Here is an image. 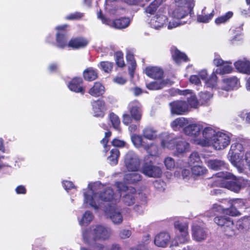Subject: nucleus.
Here are the masks:
<instances>
[{
	"instance_id": "obj_4",
	"label": "nucleus",
	"mask_w": 250,
	"mask_h": 250,
	"mask_svg": "<svg viewBox=\"0 0 250 250\" xmlns=\"http://www.w3.org/2000/svg\"><path fill=\"white\" fill-rule=\"evenodd\" d=\"M249 155H250V152H246L241 143L235 142L231 144L228 157L238 171L242 173L250 164Z\"/></svg>"
},
{
	"instance_id": "obj_40",
	"label": "nucleus",
	"mask_w": 250,
	"mask_h": 250,
	"mask_svg": "<svg viewBox=\"0 0 250 250\" xmlns=\"http://www.w3.org/2000/svg\"><path fill=\"white\" fill-rule=\"evenodd\" d=\"M207 169L202 165H194L191 167L192 174L194 176H202L207 172Z\"/></svg>"
},
{
	"instance_id": "obj_5",
	"label": "nucleus",
	"mask_w": 250,
	"mask_h": 250,
	"mask_svg": "<svg viewBox=\"0 0 250 250\" xmlns=\"http://www.w3.org/2000/svg\"><path fill=\"white\" fill-rule=\"evenodd\" d=\"M215 176L217 178L215 181L217 186L228 188L234 192H239L245 184L244 179L236 178L233 174L228 172H218Z\"/></svg>"
},
{
	"instance_id": "obj_36",
	"label": "nucleus",
	"mask_w": 250,
	"mask_h": 250,
	"mask_svg": "<svg viewBox=\"0 0 250 250\" xmlns=\"http://www.w3.org/2000/svg\"><path fill=\"white\" fill-rule=\"evenodd\" d=\"M176 148L177 152L183 153L189 150V145L188 143L182 139H178L176 142Z\"/></svg>"
},
{
	"instance_id": "obj_57",
	"label": "nucleus",
	"mask_w": 250,
	"mask_h": 250,
	"mask_svg": "<svg viewBox=\"0 0 250 250\" xmlns=\"http://www.w3.org/2000/svg\"><path fill=\"white\" fill-rule=\"evenodd\" d=\"M116 63L119 67H123L125 62L123 60V55L121 52H117L116 55Z\"/></svg>"
},
{
	"instance_id": "obj_50",
	"label": "nucleus",
	"mask_w": 250,
	"mask_h": 250,
	"mask_svg": "<svg viewBox=\"0 0 250 250\" xmlns=\"http://www.w3.org/2000/svg\"><path fill=\"white\" fill-rule=\"evenodd\" d=\"M216 73L213 72L209 77L206 80L205 84L208 87L213 88L216 86L217 82Z\"/></svg>"
},
{
	"instance_id": "obj_16",
	"label": "nucleus",
	"mask_w": 250,
	"mask_h": 250,
	"mask_svg": "<svg viewBox=\"0 0 250 250\" xmlns=\"http://www.w3.org/2000/svg\"><path fill=\"white\" fill-rule=\"evenodd\" d=\"M171 112L173 114L182 115L188 111V105L184 101H176L169 104Z\"/></svg>"
},
{
	"instance_id": "obj_64",
	"label": "nucleus",
	"mask_w": 250,
	"mask_h": 250,
	"mask_svg": "<svg viewBox=\"0 0 250 250\" xmlns=\"http://www.w3.org/2000/svg\"><path fill=\"white\" fill-rule=\"evenodd\" d=\"M153 185L156 188L161 190L164 189L165 183L160 180H156L154 182Z\"/></svg>"
},
{
	"instance_id": "obj_49",
	"label": "nucleus",
	"mask_w": 250,
	"mask_h": 250,
	"mask_svg": "<svg viewBox=\"0 0 250 250\" xmlns=\"http://www.w3.org/2000/svg\"><path fill=\"white\" fill-rule=\"evenodd\" d=\"M166 84L164 81L158 80L146 84V87L149 90H156L163 88Z\"/></svg>"
},
{
	"instance_id": "obj_17",
	"label": "nucleus",
	"mask_w": 250,
	"mask_h": 250,
	"mask_svg": "<svg viewBox=\"0 0 250 250\" xmlns=\"http://www.w3.org/2000/svg\"><path fill=\"white\" fill-rule=\"evenodd\" d=\"M67 27V24H64L57 26L56 30L58 31L56 36V42L57 46L60 48H63L67 44V37L65 32V29Z\"/></svg>"
},
{
	"instance_id": "obj_39",
	"label": "nucleus",
	"mask_w": 250,
	"mask_h": 250,
	"mask_svg": "<svg viewBox=\"0 0 250 250\" xmlns=\"http://www.w3.org/2000/svg\"><path fill=\"white\" fill-rule=\"evenodd\" d=\"M141 175L136 172H132L125 174L124 180L128 184H134L141 180Z\"/></svg>"
},
{
	"instance_id": "obj_29",
	"label": "nucleus",
	"mask_w": 250,
	"mask_h": 250,
	"mask_svg": "<svg viewBox=\"0 0 250 250\" xmlns=\"http://www.w3.org/2000/svg\"><path fill=\"white\" fill-rule=\"evenodd\" d=\"M104 92L105 88L104 85L100 82H96L89 90L88 93L94 97H99L103 95Z\"/></svg>"
},
{
	"instance_id": "obj_37",
	"label": "nucleus",
	"mask_w": 250,
	"mask_h": 250,
	"mask_svg": "<svg viewBox=\"0 0 250 250\" xmlns=\"http://www.w3.org/2000/svg\"><path fill=\"white\" fill-rule=\"evenodd\" d=\"M84 79L88 81H92L98 77L97 70L92 67H89L85 70L83 73Z\"/></svg>"
},
{
	"instance_id": "obj_59",
	"label": "nucleus",
	"mask_w": 250,
	"mask_h": 250,
	"mask_svg": "<svg viewBox=\"0 0 250 250\" xmlns=\"http://www.w3.org/2000/svg\"><path fill=\"white\" fill-rule=\"evenodd\" d=\"M131 231L129 229H122L119 233V236L121 239H125L129 238L131 235Z\"/></svg>"
},
{
	"instance_id": "obj_31",
	"label": "nucleus",
	"mask_w": 250,
	"mask_h": 250,
	"mask_svg": "<svg viewBox=\"0 0 250 250\" xmlns=\"http://www.w3.org/2000/svg\"><path fill=\"white\" fill-rule=\"evenodd\" d=\"M142 135L144 138L150 141H153L157 138L158 131L152 127L146 126L143 129Z\"/></svg>"
},
{
	"instance_id": "obj_14",
	"label": "nucleus",
	"mask_w": 250,
	"mask_h": 250,
	"mask_svg": "<svg viewBox=\"0 0 250 250\" xmlns=\"http://www.w3.org/2000/svg\"><path fill=\"white\" fill-rule=\"evenodd\" d=\"M142 172L149 177L157 178L161 176L162 171L159 167L146 163L142 167Z\"/></svg>"
},
{
	"instance_id": "obj_35",
	"label": "nucleus",
	"mask_w": 250,
	"mask_h": 250,
	"mask_svg": "<svg viewBox=\"0 0 250 250\" xmlns=\"http://www.w3.org/2000/svg\"><path fill=\"white\" fill-rule=\"evenodd\" d=\"M188 121L183 117L176 119L171 123V126L174 130H179L181 128L188 125Z\"/></svg>"
},
{
	"instance_id": "obj_25",
	"label": "nucleus",
	"mask_w": 250,
	"mask_h": 250,
	"mask_svg": "<svg viewBox=\"0 0 250 250\" xmlns=\"http://www.w3.org/2000/svg\"><path fill=\"white\" fill-rule=\"evenodd\" d=\"M212 210L214 212H221L222 211L223 213L228 214L230 216H237L240 214L239 211L237 208L232 206L228 208H223L219 205H214L212 208Z\"/></svg>"
},
{
	"instance_id": "obj_1",
	"label": "nucleus",
	"mask_w": 250,
	"mask_h": 250,
	"mask_svg": "<svg viewBox=\"0 0 250 250\" xmlns=\"http://www.w3.org/2000/svg\"><path fill=\"white\" fill-rule=\"evenodd\" d=\"M84 204H88L95 209L100 207V201L110 202L113 204L118 202L121 194L115 193L109 187H105L99 183L88 185L83 192Z\"/></svg>"
},
{
	"instance_id": "obj_38",
	"label": "nucleus",
	"mask_w": 250,
	"mask_h": 250,
	"mask_svg": "<svg viewBox=\"0 0 250 250\" xmlns=\"http://www.w3.org/2000/svg\"><path fill=\"white\" fill-rule=\"evenodd\" d=\"M206 7L202 11V13L197 16V20L199 22L207 23L212 19L214 15V11L212 10L209 14H206L205 12Z\"/></svg>"
},
{
	"instance_id": "obj_60",
	"label": "nucleus",
	"mask_w": 250,
	"mask_h": 250,
	"mask_svg": "<svg viewBox=\"0 0 250 250\" xmlns=\"http://www.w3.org/2000/svg\"><path fill=\"white\" fill-rule=\"evenodd\" d=\"M83 17V14L79 12L71 14L66 17L67 20H78Z\"/></svg>"
},
{
	"instance_id": "obj_18",
	"label": "nucleus",
	"mask_w": 250,
	"mask_h": 250,
	"mask_svg": "<svg viewBox=\"0 0 250 250\" xmlns=\"http://www.w3.org/2000/svg\"><path fill=\"white\" fill-rule=\"evenodd\" d=\"M161 139V145L163 148H167L169 149H173L176 145L177 139L167 133H163L160 135Z\"/></svg>"
},
{
	"instance_id": "obj_61",
	"label": "nucleus",
	"mask_w": 250,
	"mask_h": 250,
	"mask_svg": "<svg viewBox=\"0 0 250 250\" xmlns=\"http://www.w3.org/2000/svg\"><path fill=\"white\" fill-rule=\"evenodd\" d=\"M239 225H243V228L250 229V217L244 218L242 221L237 222Z\"/></svg>"
},
{
	"instance_id": "obj_58",
	"label": "nucleus",
	"mask_w": 250,
	"mask_h": 250,
	"mask_svg": "<svg viewBox=\"0 0 250 250\" xmlns=\"http://www.w3.org/2000/svg\"><path fill=\"white\" fill-rule=\"evenodd\" d=\"M111 133L110 132H107L105 133V137L103 139L101 143L104 145V151L106 152L109 149L108 146H106L107 143L108 142V138L111 136Z\"/></svg>"
},
{
	"instance_id": "obj_2",
	"label": "nucleus",
	"mask_w": 250,
	"mask_h": 250,
	"mask_svg": "<svg viewBox=\"0 0 250 250\" xmlns=\"http://www.w3.org/2000/svg\"><path fill=\"white\" fill-rule=\"evenodd\" d=\"M194 6L193 0H174L168 11L172 19L168 23V29H172L183 24L181 20L188 15Z\"/></svg>"
},
{
	"instance_id": "obj_55",
	"label": "nucleus",
	"mask_w": 250,
	"mask_h": 250,
	"mask_svg": "<svg viewBox=\"0 0 250 250\" xmlns=\"http://www.w3.org/2000/svg\"><path fill=\"white\" fill-rule=\"evenodd\" d=\"M230 204L237 209L242 208L245 205L244 201L241 199H234L230 201Z\"/></svg>"
},
{
	"instance_id": "obj_10",
	"label": "nucleus",
	"mask_w": 250,
	"mask_h": 250,
	"mask_svg": "<svg viewBox=\"0 0 250 250\" xmlns=\"http://www.w3.org/2000/svg\"><path fill=\"white\" fill-rule=\"evenodd\" d=\"M240 86L239 80L236 77L226 78L222 80L219 87V94L221 96L226 97L227 92L234 89H237Z\"/></svg>"
},
{
	"instance_id": "obj_20",
	"label": "nucleus",
	"mask_w": 250,
	"mask_h": 250,
	"mask_svg": "<svg viewBox=\"0 0 250 250\" xmlns=\"http://www.w3.org/2000/svg\"><path fill=\"white\" fill-rule=\"evenodd\" d=\"M235 68L242 73L250 74V60L247 58L239 59L234 62Z\"/></svg>"
},
{
	"instance_id": "obj_21",
	"label": "nucleus",
	"mask_w": 250,
	"mask_h": 250,
	"mask_svg": "<svg viewBox=\"0 0 250 250\" xmlns=\"http://www.w3.org/2000/svg\"><path fill=\"white\" fill-rule=\"evenodd\" d=\"M174 227L178 229L181 234L177 237H181V242H187L188 240V224L186 223H183L177 221L174 222Z\"/></svg>"
},
{
	"instance_id": "obj_24",
	"label": "nucleus",
	"mask_w": 250,
	"mask_h": 250,
	"mask_svg": "<svg viewBox=\"0 0 250 250\" xmlns=\"http://www.w3.org/2000/svg\"><path fill=\"white\" fill-rule=\"evenodd\" d=\"M82 82L81 78H75L68 83V87L71 91L83 94L85 90L81 86Z\"/></svg>"
},
{
	"instance_id": "obj_26",
	"label": "nucleus",
	"mask_w": 250,
	"mask_h": 250,
	"mask_svg": "<svg viewBox=\"0 0 250 250\" xmlns=\"http://www.w3.org/2000/svg\"><path fill=\"white\" fill-rule=\"evenodd\" d=\"M146 74L149 77L155 79H160L163 76V71L156 66H148L145 69Z\"/></svg>"
},
{
	"instance_id": "obj_3",
	"label": "nucleus",
	"mask_w": 250,
	"mask_h": 250,
	"mask_svg": "<svg viewBox=\"0 0 250 250\" xmlns=\"http://www.w3.org/2000/svg\"><path fill=\"white\" fill-rule=\"evenodd\" d=\"M207 136L204 141V146H210L216 150L225 149L230 143L231 134L225 131H220L218 129L211 126L207 132Z\"/></svg>"
},
{
	"instance_id": "obj_6",
	"label": "nucleus",
	"mask_w": 250,
	"mask_h": 250,
	"mask_svg": "<svg viewBox=\"0 0 250 250\" xmlns=\"http://www.w3.org/2000/svg\"><path fill=\"white\" fill-rule=\"evenodd\" d=\"M111 229L102 225L92 226L89 229L83 230L82 236L84 242L91 244L97 240H105L111 236Z\"/></svg>"
},
{
	"instance_id": "obj_9",
	"label": "nucleus",
	"mask_w": 250,
	"mask_h": 250,
	"mask_svg": "<svg viewBox=\"0 0 250 250\" xmlns=\"http://www.w3.org/2000/svg\"><path fill=\"white\" fill-rule=\"evenodd\" d=\"M115 186L119 191L126 192L122 198V201L125 205L130 206L135 203L137 193L134 188H128L125 184L119 182H116Z\"/></svg>"
},
{
	"instance_id": "obj_46",
	"label": "nucleus",
	"mask_w": 250,
	"mask_h": 250,
	"mask_svg": "<svg viewBox=\"0 0 250 250\" xmlns=\"http://www.w3.org/2000/svg\"><path fill=\"white\" fill-rule=\"evenodd\" d=\"M188 163L190 166L202 164V161L199 153L197 152H192L188 158Z\"/></svg>"
},
{
	"instance_id": "obj_41",
	"label": "nucleus",
	"mask_w": 250,
	"mask_h": 250,
	"mask_svg": "<svg viewBox=\"0 0 250 250\" xmlns=\"http://www.w3.org/2000/svg\"><path fill=\"white\" fill-rule=\"evenodd\" d=\"M126 60L129 63L128 71L131 77H133V72L135 69L136 64L134 59V56L130 52H127L126 56Z\"/></svg>"
},
{
	"instance_id": "obj_15",
	"label": "nucleus",
	"mask_w": 250,
	"mask_h": 250,
	"mask_svg": "<svg viewBox=\"0 0 250 250\" xmlns=\"http://www.w3.org/2000/svg\"><path fill=\"white\" fill-rule=\"evenodd\" d=\"M106 215L109 217L114 224H120L123 218L120 210L115 206H110L105 210Z\"/></svg>"
},
{
	"instance_id": "obj_32",
	"label": "nucleus",
	"mask_w": 250,
	"mask_h": 250,
	"mask_svg": "<svg viewBox=\"0 0 250 250\" xmlns=\"http://www.w3.org/2000/svg\"><path fill=\"white\" fill-rule=\"evenodd\" d=\"M207 166L211 169L217 170L226 167L224 161L219 159H211L206 162Z\"/></svg>"
},
{
	"instance_id": "obj_47",
	"label": "nucleus",
	"mask_w": 250,
	"mask_h": 250,
	"mask_svg": "<svg viewBox=\"0 0 250 250\" xmlns=\"http://www.w3.org/2000/svg\"><path fill=\"white\" fill-rule=\"evenodd\" d=\"M144 148L151 156H157L158 154V147L154 143H146Z\"/></svg>"
},
{
	"instance_id": "obj_12",
	"label": "nucleus",
	"mask_w": 250,
	"mask_h": 250,
	"mask_svg": "<svg viewBox=\"0 0 250 250\" xmlns=\"http://www.w3.org/2000/svg\"><path fill=\"white\" fill-rule=\"evenodd\" d=\"M125 164L128 171H137L140 167V161L138 156L133 151H129L125 157Z\"/></svg>"
},
{
	"instance_id": "obj_7",
	"label": "nucleus",
	"mask_w": 250,
	"mask_h": 250,
	"mask_svg": "<svg viewBox=\"0 0 250 250\" xmlns=\"http://www.w3.org/2000/svg\"><path fill=\"white\" fill-rule=\"evenodd\" d=\"M211 126L204 127L201 124H192L185 127L183 131L185 134L192 137V142L195 144L204 146V141L206 140L207 136L206 132L210 128Z\"/></svg>"
},
{
	"instance_id": "obj_45",
	"label": "nucleus",
	"mask_w": 250,
	"mask_h": 250,
	"mask_svg": "<svg viewBox=\"0 0 250 250\" xmlns=\"http://www.w3.org/2000/svg\"><path fill=\"white\" fill-rule=\"evenodd\" d=\"M94 216L92 212L86 211L83 215L82 218L79 220V224L82 226H87L93 220Z\"/></svg>"
},
{
	"instance_id": "obj_44",
	"label": "nucleus",
	"mask_w": 250,
	"mask_h": 250,
	"mask_svg": "<svg viewBox=\"0 0 250 250\" xmlns=\"http://www.w3.org/2000/svg\"><path fill=\"white\" fill-rule=\"evenodd\" d=\"M166 0H154L146 9V12L150 14H154L159 6L161 5Z\"/></svg>"
},
{
	"instance_id": "obj_53",
	"label": "nucleus",
	"mask_w": 250,
	"mask_h": 250,
	"mask_svg": "<svg viewBox=\"0 0 250 250\" xmlns=\"http://www.w3.org/2000/svg\"><path fill=\"white\" fill-rule=\"evenodd\" d=\"M99 67L105 72L109 73L113 68V63L107 61L102 62L99 65Z\"/></svg>"
},
{
	"instance_id": "obj_42",
	"label": "nucleus",
	"mask_w": 250,
	"mask_h": 250,
	"mask_svg": "<svg viewBox=\"0 0 250 250\" xmlns=\"http://www.w3.org/2000/svg\"><path fill=\"white\" fill-rule=\"evenodd\" d=\"M143 135L133 134L131 136V139L132 143L136 148L143 147L146 144L143 140Z\"/></svg>"
},
{
	"instance_id": "obj_48",
	"label": "nucleus",
	"mask_w": 250,
	"mask_h": 250,
	"mask_svg": "<svg viewBox=\"0 0 250 250\" xmlns=\"http://www.w3.org/2000/svg\"><path fill=\"white\" fill-rule=\"evenodd\" d=\"M212 96V94L209 92H202L200 93L199 102L202 105H208L209 104Z\"/></svg>"
},
{
	"instance_id": "obj_56",
	"label": "nucleus",
	"mask_w": 250,
	"mask_h": 250,
	"mask_svg": "<svg viewBox=\"0 0 250 250\" xmlns=\"http://www.w3.org/2000/svg\"><path fill=\"white\" fill-rule=\"evenodd\" d=\"M188 102L191 107L196 108L198 105V102L194 95H191L188 98Z\"/></svg>"
},
{
	"instance_id": "obj_13",
	"label": "nucleus",
	"mask_w": 250,
	"mask_h": 250,
	"mask_svg": "<svg viewBox=\"0 0 250 250\" xmlns=\"http://www.w3.org/2000/svg\"><path fill=\"white\" fill-rule=\"evenodd\" d=\"M98 17L102 20L103 23L110 26L114 27L115 28H125L127 27L130 23V20L129 18H121L112 21L109 19L104 18L102 16L101 12L98 13Z\"/></svg>"
},
{
	"instance_id": "obj_51",
	"label": "nucleus",
	"mask_w": 250,
	"mask_h": 250,
	"mask_svg": "<svg viewBox=\"0 0 250 250\" xmlns=\"http://www.w3.org/2000/svg\"><path fill=\"white\" fill-rule=\"evenodd\" d=\"M232 15L233 13L232 12L229 11L226 13L225 15H222L216 18L215 20V22L217 25L224 23L228 21L232 17Z\"/></svg>"
},
{
	"instance_id": "obj_28",
	"label": "nucleus",
	"mask_w": 250,
	"mask_h": 250,
	"mask_svg": "<svg viewBox=\"0 0 250 250\" xmlns=\"http://www.w3.org/2000/svg\"><path fill=\"white\" fill-rule=\"evenodd\" d=\"M192 236L196 241H202L206 238L207 233L202 228L194 226L192 228Z\"/></svg>"
},
{
	"instance_id": "obj_23",
	"label": "nucleus",
	"mask_w": 250,
	"mask_h": 250,
	"mask_svg": "<svg viewBox=\"0 0 250 250\" xmlns=\"http://www.w3.org/2000/svg\"><path fill=\"white\" fill-rule=\"evenodd\" d=\"M167 20L166 16L158 13L151 19L150 24L152 28L159 29L164 26Z\"/></svg>"
},
{
	"instance_id": "obj_8",
	"label": "nucleus",
	"mask_w": 250,
	"mask_h": 250,
	"mask_svg": "<svg viewBox=\"0 0 250 250\" xmlns=\"http://www.w3.org/2000/svg\"><path fill=\"white\" fill-rule=\"evenodd\" d=\"M128 109L130 115L125 113L123 116V122L125 125H128L131 123L132 119L137 122L141 119L142 111L140 103L137 101L130 102L128 105Z\"/></svg>"
},
{
	"instance_id": "obj_52",
	"label": "nucleus",
	"mask_w": 250,
	"mask_h": 250,
	"mask_svg": "<svg viewBox=\"0 0 250 250\" xmlns=\"http://www.w3.org/2000/svg\"><path fill=\"white\" fill-rule=\"evenodd\" d=\"M110 121L112 124L113 127L117 130L120 131L121 129L120 128V121L117 115L113 113H111L110 114Z\"/></svg>"
},
{
	"instance_id": "obj_27",
	"label": "nucleus",
	"mask_w": 250,
	"mask_h": 250,
	"mask_svg": "<svg viewBox=\"0 0 250 250\" xmlns=\"http://www.w3.org/2000/svg\"><path fill=\"white\" fill-rule=\"evenodd\" d=\"M88 41L83 38H76L71 39L68 43L69 47L74 49H80L85 47L88 43Z\"/></svg>"
},
{
	"instance_id": "obj_11",
	"label": "nucleus",
	"mask_w": 250,
	"mask_h": 250,
	"mask_svg": "<svg viewBox=\"0 0 250 250\" xmlns=\"http://www.w3.org/2000/svg\"><path fill=\"white\" fill-rule=\"evenodd\" d=\"M213 64L217 67L215 71L216 74L224 75L230 73L233 71V68L231 66L232 62L224 61L218 55H215Z\"/></svg>"
},
{
	"instance_id": "obj_33",
	"label": "nucleus",
	"mask_w": 250,
	"mask_h": 250,
	"mask_svg": "<svg viewBox=\"0 0 250 250\" xmlns=\"http://www.w3.org/2000/svg\"><path fill=\"white\" fill-rule=\"evenodd\" d=\"M214 222L218 225L228 228H232L233 222L229 217L223 216H217L214 218Z\"/></svg>"
},
{
	"instance_id": "obj_22",
	"label": "nucleus",
	"mask_w": 250,
	"mask_h": 250,
	"mask_svg": "<svg viewBox=\"0 0 250 250\" xmlns=\"http://www.w3.org/2000/svg\"><path fill=\"white\" fill-rule=\"evenodd\" d=\"M170 239V236L168 233L162 232L155 236L154 244L158 247L165 248L169 243Z\"/></svg>"
},
{
	"instance_id": "obj_62",
	"label": "nucleus",
	"mask_w": 250,
	"mask_h": 250,
	"mask_svg": "<svg viewBox=\"0 0 250 250\" xmlns=\"http://www.w3.org/2000/svg\"><path fill=\"white\" fill-rule=\"evenodd\" d=\"M189 81L191 83L196 85L197 86H199L201 84V81L199 78V76L196 75H192L190 76Z\"/></svg>"
},
{
	"instance_id": "obj_54",
	"label": "nucleus",
	"mask_w": 250,
	"mask_h": 250,
	"mask_svg": "<svg viewBox=\"0 0 250 250\" xmlns=\"http://www.w3.org/2000/svg\"><path fill=\"white\" fill-rule=\"evenodd\" d=\"M164 164L166 168L169 170L173 169L175 165L174 160L170 157L166 158L164 160Z\"/></svg>"
},
{
	"instance_id": "obj_30",
	"label": "nucleus",
	"mask_w": 250,
	"mask_h": 250,
	"mask_svg": "<svg viewBox=\"0 0 250 250\" xmlns=\"http://www.w3.org/2000/svg\"><path fill=\"white\" fill-rule=\"evenodd\" d=\"M171 52L173 59L178 64L182 62H186L188 61V58L185 53L180 52L175 47L171 48Z\"/></svg>"
},
{
	"instance_id": "obj_43",
	"label": "nucleus",
	"mask_w": 250,
	"mask_h": 250,
	"mask_svg": "<svg viewBox=\"0 0 250 250\" xmlns=\"http://www.w3.org/2000/svg\"><path fill=\"white\" fill-rule=\"evenodd\" d=\"M120 152L117 148H113L110 152V155L107 159L111 165H115L118 163Z\"/></svg>"
},
{
	"instance_id": "obj_63",
	"label": "nucleus",
	"mask_w": 250,
	"mask_h": 250,
	"mask_svg": "<svg viewBox=\"0 0 250 250\" xmlns=\"http://www.w3.org/2000/svg\"><path fill=\"white\" fill-rule=\"evenodd\" d=\"M112 144L115 146L122 147L125 145V143L122 140L115 139L112 141Z\"/></svg>"
},
{
	"instance_id": "obj_34",
	"label": "nucleus",
	"mask_w": 250,
	"mask_h": 250,
	"mask_svg": "<svg viewBox=\"0 0 250 250\" xmlns=\"http://www.w3.org/2000/svg\"><path fill=\"white\" fill-rule=\"evenodd\" d=\"M181 237H176L171 242V250H189V247L185 245L187 242H181Z\"/></svg>"
},
{
	"instance_id": "obj_19",
	"label": "nucleus",
	"mask_w": 250,
	"mask_h": 250,
	"mask_svg": "<svg viewBox=\"0 0 250 250\" xmlns=\"http://www.w3.org/2000/svg\"><path fill=\"white\" fill-rule=\"evenodd\" d=\"M94 116L97 117H103L106 110L105 102L103 100L94 101L91 103Z\"/></svg>"
}]
</instances>
